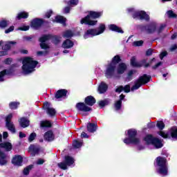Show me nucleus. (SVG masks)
I'll list each match as a JSON object with an SVG mask.
<instances>
[{"mask_svg": "<svg viewBox=\"0 0 177 177\" xmlns=\"http://www.w3.org/2000/svg\"><path fill=\"white\" fill-rule=\"evenodd\" d=\"M55 21H56V23H60L61 24H64V23H66V18L58 15L55 17Z\"/></svg>", "mask_w": 177, "mask_h": 177, "instance_id": "nucleus-35", "label": "nucleus"}, {"mask_svg": "<svg viewBox=\"0 0 177 177\" xmlns=\"http://www.w3.org/2000/svg\"><path fill=\"white\" fill-rule=\"evenodd\" d=\"M133 74H135V71L131 70V71H129V73H128V79H129V80H131V77H132V75H133Z\"/></svg>", "mask_w": 177, "mask_h": 177, "instance_id": "nucleus-56", "label": "nucleus"}, {"mask_svg": "<svg viewBox=\"0 0 177 177\" xmlns=\"http://www.w3.org/2000/svg\"><path fill=\"white\" fill-rule=\"evenodd\" d=\"M125 70H127V64L124 63L120 64L117 69L118 74H124Z\"/></svg>", "mask_w": 177, "mask_h": 177, "instance_id": "nucleus-25", "label": "nucleus"}, {"mask_svg": "<svg viewBox=\"0 0 177 177\" xmlns=\"http://www.w3.org/2000/svg\"><path fill=\"white\" fill-rule=\"evenodd\" d=\"M73 35V33L71 30H66L63 34L64 38H71Z\"/></svg>", "mask_w": 177, "mask_h": 177, "instance_id": "nucleus-38", "label": "nucleus"}, {"mask_svg": "<svg viewBox=\"0 0 177 177\" xmlns=\"http://www.w3.org/2000/svg\"><path fill=\"white\" fill-rule=\"evenodd\" d=\"M159 135H160V136H162V138H164L165 139H167V138H169L168 134L166 133H165V132H163V131H160V132H159Z\"/></svg>", "mask_w": 177, "mask_h": 177, "instance_id": "nucleus-52", "label": "nucleus"}, {"mask_svg": "<svg viewBox=\"0 0 177 177\" xmlns=\"http://www.w3.org/2000/svg\"><path fill=\"white\" fill-rule=\"evenodd\" d=\"M121 62V58L119 55H115L113 59L111 64L108 66L106 68L105 75L106 78H111L114 75V71H115V64H118Z\"/></svg>", "mask_w": 177, "mask_h": 177, "instance_id": "nucleus-4", "label": "nucleus"}, {"mask_svg": "<svg viewBox=\"0 0 177 177\" xmlns=\"http://www.w3.org/2000/svg\"><path fill=\"white\" fill-rule=\"evenodd\" d=\"M162 65V62H160L158 64H156L155 66H152V68L153 70H156V68H158V67H160V66Z\"/></svg>", "mask_w": 177, "mask_h": 177, "instance_id": "nucleus-59", "label": "nucleus"}, {"mask_svg": "<svg viewBox=\"0 0 177 177\" xmlns=\"http://www.w3.org/2000/svg\"><path fill=\"white\" fill-rule=\"evenodd\" d=\"M37 64H38V62L34 61L32 58L28 57H26L23 60L22 71L24 74H30V73H32L34 68L37 67Z\"/></svg>", "mask_w": 177, "mask_h": 177, "instance_id": "nucleus-1", "label": "nucleus"}, {"mask_svg": "<svg viewBox=\"0 0 177 177\" xmlns=\"http://www.w3.org/2000/svg\"><path fill=\"white\" fill-rule=\"evenodd\" d=\"M0 147H1V149H5L6 151H10L13 147V145H12V143L9 142H5L0 143Z\"/></svg>", "mask_w": 177, "mask_h": 177, "instance_id": "nucleus-18", "label": "nucleus"}, {"mask_svg": "<svg viewBox=\"0 0 177 177\" xmlns=\"http://www.w3.org/2000/svg\"><path fill=\"white\" fill-rule=\"evenodd\" d=\"M122 104V101L121 100H118L115 103V110H120L121 109V106Z\"/></svg>", "mask_w": 177, "mask_h": 177, "instance_id": "nucleus-42", "label": "nucleus"}, {"mask_svg": "<svg viewBox=\"0 0 177 177\" xmlns=\"http://www.w3.org/2000/svg\"><path fill=\"white\" fill-rule=\"evenodd\" d=\"M168 55V53H167V51H164L162 52L160 55V58L161 60H162V59H164V57H165V56Z\"/></svg>", "mask_w": 177, "mask_h": 177, "instance_id": "nucleus-58", "label": "nucleus"}, {"mask_svg": "<svg viewBox=\"0 0 177 177\" xmlns=\"http://www.w3.org/2000/svg\"><path fill=\"white\" fill-rule=\"evenodd\" d=\"M171 136L173 139H177V128L173 127L170 130Z\"/></svg>", "mask_w": 177, "mask_h": 177, "instance_id": "nucleus-37", "label": "nucleus"}, {"mask_svg": "<svg viewBox=\"0 0 177 177\" xmlns=\"http://www.w3.org/2000/svg\"><path fill=\"white\" fill-rule=\"evenodd\" d=\"M147 56H151V55H153V49L149 48L147 50V53H146Z\"/></svg>", "mask_w": 177, "mask_h": 177, "instance_id": "nucleus-60", "label": "nucleus"}, {"mask_svg": "<svg viewBox=\"0 0 177 177\" xmlns=\"http://www.w3.org/2000/svg\"><path fill=\"white\" fill-rule=\"evenodd\" d=\"M28 17V12H19L17 16V20H21V19H27Z\"/></svg>", "mask_w": 177, "mask_h": 177, "instance_id": "nucleus-34", "label": "nucleus"}, {"mask_svg": "<svg viewBox=\"0 0 177 177\" xmlns=\"http://www.w3.org/2000/svg\"><path fill=\"white\" fill-rule=\"evenodd\" d=\"M124 91V86H120L118 88H116L115 92H118V93H121Z\"/></svg>", "mask_w": 177, "mask_h": 177, "instance_id": "nucleus-57", "label": "nucleus"}, {"mask_svg": "<svg viewBox=\"0 0 177 177\" xmlns=\"http://www.w3.org/2000/svg\"><path fill=\"white\" fill-rule=\"evenodd\" d=\"M44 162H45V160H44V159H39L37 161V164L38 165H42V164H44Z\"/></svg>", "mask_w": 177, "mask_h": 177, "instance_id": "nucleus-61", "label": "nucleus"}, {"mask_svg": "<svg viewBox=\"0 0 177 177\" xmlns=\"http://www.w3.org/2000/svg\"><path fill=\"white\" fill-rule=\"evenodd\" d=\"M68 5L75 6L76 5H78V0H71L68 1Z\"/></svg>", "mask_w": 177, "mask_h": 177, "instance_id": "nucleus-48", "label": "nucleus"}, {"mask_svg": "<svg viewBox=\"0 0 177 177\" xmlns=\"http://www.w3.org/2000/svg\"><path fill=\"white\" fill-rule=\"evenodd\" d=\"M13 30H15V26H10L8 29L5 30V33L6 34H9V32H12V31H13Z\"/></svg>", "mask_w": 177, "mask_h": 177, "instance_id": "nucleus-54", "label": "nucleus"}, {"mask_svg": "<svg viewBox=\"0 0 177 177\" xmlns=\"http://www.w3.org/2000/svg\"><path fill=\"white\" fill-rule=\"evenodd\" d=\"M100 16H102V12L90 11L86 17L81 19L80 23L81 24H87L88 26H95L97 21L92 20V19H98Z\"/></svg>", "mask_w": 177, "mask_h": 177, "instance_id": "nucleus-2", "label": "nucleus"}, {"mask_svg": "<svg viewBox=\"0 0 177 177\" xmlns=\"http://www.w3.org/2000/svg\"><path fill=\"white\" fill-rule=\"evenodd\" d=\"M19 124L22 128H27L30 125V120L26 118H21L19 120Z\"/></svg>", "mask_w": 177, "mask_h": 177, "instance_id": "nucleus-24", "label": "nucleus"}, {"mask_svg": "<svg viewBox=\"0 0 177 177\" xmlns=\"http://www.w3.org/2000/svg\"><path fill=\"white\" fill-rule=\"evenodd\" d=\"M13 59L12 58H7L4 60L5 64H11Z\"/></svg>", "mask_w": 177, "mask_h": 177, "instance_id": "nucleus-55", "label": "nucleus"}, {"mask_svg": "<svg viewBox=\"0 0 177 177\" xmlns=\"http://www.w3.org/2000/svg\"><path fill=\"white\" fill-rule=\"evenodd\" d=\"M106 30V26L103 24L100 25L98 29H89L86 31L84 35V38H88V35H91V37H95V35H100V34H103Z\"/></svg>", "mask_w": 177, "mask_h": 177, "instance_id": "nucleus-8", "label": "nucleus"}, {"mask_svg": "<svg viewBox=\"0 0 177 177\" xmlns=\"http://www.w3.org/2000/svg\"><path fill=\"white\" fill-rule=\"evenodd\" d=\"M6 75V70H4L0 72V82H2L3 81V77Z\"/></svg>", "mask_w": 177, "mask_h": 177, "instance_id": "nucleus-46", "label": "nucleus"}, {"mask_svg": "<svg viewBox=\"0 0 177 177\" xmlns=\"http://www.w3.org/2000/svg\"><path fill=\"white\" fill-rule=\"evenodd\" d=\"M156 162L159 167L158 172L162 176H167L168 175V167H167V159L162 157H158L156 158Z\"/></svg>", "mask_w": 177, "mask_h": 177, "instance_id": "nucleus-5", "label": "nucleus"}, {"mask_svg": "<svg viewBox=\"0 0 177 177\" xmlns=\"http://www.w3.org/2000/svg\"><path fill=\"white\" fill-rule=\"evenodd\" d=\"M67 95V91L66 89L58 90L55 93V98L60 99L62 97H66Z\"/></svg>", "mask_w": 177, "mask_h": 177, "instance_id": "nucleus-20", "label": "nucleus"}, {"mask_svg": "<svg viewBox=\"0 0 177 177\" xmlns=\"http://www.w3.org/2000/svg\"><path fill=\"white\" fill-rule=\"evenodd\" d=\"M150 76H147V75H144L139 77V79L136 81L134 86L131 88V91H136V89H139L140 86H142L143 84H147L149 81H150Z\"/></svg>", "mask_w": 177, "mask_h": 177, "instance_id": "nucleus-9", "label": "nucleus"}, {"mask_svg": "<svg viewBox=\"0 0 177 177\" xmlns=\"http://www.w3.org/2000/svg\"><path fill=\"white\" fill-rule=\"evenodd\" d=\"M18 30H20L21 31H28V30H30V26H22L19 28Z\"/></svg>", "mask_w": 177, "mask_h": 177, "instance_id": "nucleus-53", "label": "nucleus"}, {"mask_svg": "<svg viewBox=\"0 0 177 177\" xmlns=\"http://www.w3.org/2000/svg\"><path fill=\"white\" fill-rule=\"evenodd\" d=\"M106 104H109V101H107V100H105L104 101H100L99 102V106L100 107H104V106H106Z\"/></svg>", "mask_w": 177, "mask_h": 177, "instance_id": "nucleus-47", "label": "nucleus"}, {"mask_svg": "<svg viewBox=\"0 0 177 177\" xmlns=\"http://www.w3.org/2000/svg\"><path fill=\"white\" fill-rule=\"evenodd\" d=\"M12 162L14 165H18L20 167V165H21V162H23V158L21 156H16L12 158Z\"/></svg>", "mask_w": 177, "mask_h": 177, "instance_id": "nucleus-21", "label": "nucleus"}, {"mask_svg": "<svg viewBox=\"0 0 177 177\" xmlns=\"http://www.w3.org/2000/svg\"><path fill=\"white\" fill-rule=\"evenodd\" d=\"M49 39H53V44H55V45H57V44H59V42H60L62 37H60L59 36L53 37L50 35H44V36L40 37L39 41L41 42L40 46H41V49H49V46L48 44H45V42H46V41H48Z\"/></svg>", "mask_w": 177, "mask_h": 177, "instance_id": "nucleus-3", "label": "nucleus"}, {"mask_svg": "<svg viewBox=\"0 0 177 177\" xmlns=\"http://www.w3.org/2000/svg\"><path fill=\"white\" fill-rule=\"evenodd\" d=\"M131 64L133 67H142V64L140 62H136V58L132 57L131 59Z\"/></svg>", "mask_w": 177, "mask_h": 177, "instance_id": "nucleus-30", "label": "nucleus"}, {"mask_svg": "<svg viewBox=\"0 0 177 177\" xmlns=\"http://www.w3.org/2000/svg\"><path fill=\"white\" fill-rule=\"evenodd\" d=\"M41 128H50L52 123L48 120H44L40 122Z\"/></svg>", "mask_w": 177, "mask_h": 177, "instance_id": "nucleus-28", "label": "nucleus"}, {"mask_svg": "<svg viewBox=\"0 0 177 177\" xmlns=\"http://www.w3.org/2000/svg\"><path fill=\"white\" fill-rule=\"evenodd\" d=\"M85 104L88 106H93L96 103V100L93 96L90 95L87 96L84 100Z\"/></svg>", "mask_w": 177, "mask_h": 177, "instance_id": "nucleus-17", "label": "nucleus"}, {"mask_svg": "<svg viewBox=\"0 0 177 177\" xmlns=\"http://www.w3.org/2000/svg\"><path fill=\"white\" fill-rule=\"evenodd\" d=\"M73 147L75 149H80L82 146V141L75 140L73 143Z\"/></svg>", "mask_w": 177, "mask_h": 177, "instance_id": "nucleus-39", "label": "nucleus"}, {"mask_svg": "<svg viewBox=\"0 0 177 177\" xmlns=\"http://www.w3.org/2000/svg\"><path fill=\"white\" fill-rule=\"evenodd\" d=\"M19 106H20V102H12L9 104V107L11 110H16Z\"/></svg>", "mask_w": 177, "mask_h": 177, "instance_id": "nucleus-36", "label": "nucleus"}, {"mask_svg": "<svg viewBox=\"0 0 177 177\" xmlns=\"http://www.w3.org/2000/svg\"><path fill=\"white\" fill-rule=\"evenodd\" d=\"M6 164V155L0 150V165Z\"/></svg>", "mask_w": 177, "mask_h": 177, "instance_id": "nucleus-31", "label": "nucleus"}, {"mask_svg": "<svg viewBox=\"0 0 177 177\" xmlns=\"http://www.w3.org/2000/svg\"><path fill=\"white\" fill-rule=\"evenodd\" d=\"M12 118L13 114L12 113H10L6 117V127L12 133H16V127L13 122H12Z\"/></svg>", "mask_w": 177, "mask_h": 177, "instance_id": "nucleus-11", "label": "nucleus"}, {"mask_svg": "<svg viewBox=\"0 0 177 177\" xmlns=\"http://www.w3.org/2000/svg\"><path fill=\"white\" fill-rule=\"evenodd\" d=\"M176 49H177V45H176V44H174V45L171 46V47L170 48L171 52H174V50H176Z\"/></svg>", "mask_w": 177, "mask_h": 177, "instance_id": "nucleus-62", "label": "nucleus"}, {"mask_svg": "<svg viewBox=\"0 0 177 177\" xmlns=\"http://www.w3.org/2000/svg\"><path fill=\"white\" fill-rule=\"evenodd\" d=\"M133 19H136L138 17H140V20H146L147 21H149L150 20V17L147 14H146V12L145 11H137L133 14Z\"/></svg>", "mask_w": 177, "mask_h": 177, "instance_id": "nucleus-12", "label": "nucleus"}, {"mask_svg": "<svg viewBox=\"0 0 177 177\" xmlns=\"http://www.w3.org/2000/svg\"><path fill=\"white\" fill-rule=\"evenodd\" d=\"M144 140L147 143V145H153L156 149H161L162 147L161 140L158 138H153L151 135H147L145 136Z\"/></svg>", "mask_w": 177, "mask_h": 177, "instance_id": "nucleus-7", "label": "nucleus"}, {"mask_svg": "<svg viewBox=\"0 0 177 177\" xmlns=\"http://www.w3.org/2000/svg\"><path fill=\"white\" fill-rule=\"evenodd\" d=\"M44 138L45 140L48 142H52L55 139V135H53V131H48L44 133Z\"/></svg>", "mask_w": 177, "mask_h": 177, "instance_id": "nucleus-16", "label": "nucleus"}, {"mask_svg": "<svg viewBox=\"0 0 177 177\" xmlns=\"http://www.w3.org/2000/svg\"><path fill=\"white\" fill-rule=\"evenodd\" d=\"M123 91L126 93H129V92H131V86L129 85H126L124 87H123Z\"/></svg>", "mask_w": 177, "mask_h": 177, "instance_id": "nucleus-51", "label": "nucleus"}, {"mask_svg": "<svg viewBox=\"0 0 177 177\" xmlns=\"http://www.w3.org/2000/svg\"><path fill=\"white\" fill-rule=\"evenodd\" d=\"M156 127H158L159 129L162 130L163 128H165V124H164V122L162 121H158L157 122Z\"/></svg>", "mask_w": 177, "mask_h": 177, "instance_id": "nucleus-44", "label": "nucleus"}, {"mask_svg": "<svg viewBox=\"0 0 177 177\" xmlns=\"http://www.w3.org/2000/svg\"><path fill=\"white\" fill-rule=\"evenodd\" d=\"M44 109L46 110L47 114L53 117L56 114V110L53 108H50V104L46 102L44 104Z\"/></svg>", "mask_w": 177, "mask_h": 177, "instance_id": "nucleus-13", "label": "nucleus"}, {"mask_svg": "<svg viewBox=\"0 0 177 177\" xmlns=\"http://www.w3.org/2000/svg\"><path fill=\"white\" fill-rule=\"evenodd\" d=\"M145 29L149 34L154 32L156 31V24H151V25L146 26Z\"/></svg>", "mask_w": 177, "mask_h": 177, "instance_id": "nucleus-32", "label": "nucleus"}, {"mask_svg": "<svg viewBox=\"0 0 177 177\" xmlns=\"http://www.w3.org/2000/svg\"><path fill=\"white\" fill-rule=\"evenodd\" d=\"M87 131L88 132L93 133L96 131V124L93 123H88L87 124Z\"/></svg>", "mask_w": 177, "mask_h": 177, "instance_id": "nucleus-33", "label": "nucleus"}, {"mask_svg": "<svg viewBox=\"0 0 177 177\" xmlns=\"http://www.w3.org/2000/svg\"><path fill=\"white\" fill-rule=\"evenodd\" d=\"M73 46H74V43L70 39L65 40L62 44V48L64 49H70Z\"/></svg>", "mask_w": 177, "mask_h": 177, "instance_id": "nucleus-22", "label": "nucleus"}, {"mask_svg": "<svg viewBox=\"0 0 177 177\" xmlns=\"http://www.w3.org/2000/svg\"><path fill=\"white\" fill-rule=\"evenodd\" d=\"M131 64L133 67H142V64L140 62H136V58L132 57L131 59Z\"/></svg>", "mask_w": 177, "mask_h": 177, "instance_id": "nucleus-29", "label": "nucleus"}, {"mask_svg": "<svg viewBox=\"0 0 177 177\" xmlns=\"http://www.w3.org/2000/svg\"><path fill=\"white\" fill-rule=\"evenodd\" d=\"M36 136H37V134L35 133H32L28 138L29 142H32V140L35 139Z\"/></svg>", "mask_w": 177, "mask_h": 177, "instance_id": "nucleus-49", "label": "nucleus"}, {"mask_svg": "<svg viewBox=\"0 0 177 177\" xmlns=\"http://www.w3.org/2000/svg\"><path fill=\"white\" fill-rule=\"evenodd\" d=\"M147 62V59H142V61H140V63L141 64V67L142 66H145V67H149L150 66V64H146Z\"/></svg>", "mask_w": 177, "mask_h": 177, "instance_id": "nucleus-50", "label": "nucleus"}, {"mask_svg": "<svg viewBox=\"0 0 177 177\" xmlns=\"http://www.w3.org/2000/svg\"><path fill=\"white\" fill-rule=\"evenodd\" d=\"M29 151L31 152L30 155L32 157H34L35 154H38V151H39V146L38 145H30L29 147Z\"/></svg>", "mask_w": 177, "mask_h": 177, "instance_id": "nucleus-19", "label": "nucleus"}, {"mask_svg": "<svg viewBox=\"0 0 177 177\" xmlns=\"http://www.w3.org/2000/svg\"><path fill=\"white\" fill-rule=\"evenodd\" d=\"M32 165H29L28 167H26L24 169V175H28L30 174V171H31V169H32Z\"/></svg>", "mask_w": 177, "mask_h": 177, "instance_id": "nucleus-40", "label": "nucleus"}, {"mask_svg": "<svg viewBox=\"0 0 177 177\" xmlns=\"http://www.w3.org/2000/svg\"><path fill=\"white\" fill-rule=\"evenodd\" d=\"M76 108L79 110V111H91V107L86 106L84 102H79L76 104Z\"/></svg>", "mask_w": 177, "mask_h": 177, "instance_id": "nucleus-14", "label": "nucleus"}, {"mask_svg": "<svg viewBox=\"0 0 177 177\" xmlns=\"http://www.w3.org/2000/svg\"><path fill=\"white\" fill-rule=\"evenodd\" d=\"M143 45V41H136L133 43V46H142Z\"/></svg>", "mask_w": 177, "mask_h": 177, "instance_id": "nucleus-45", "label": "nucleus"}, {"mask_svg": "<svg viewBox=\"0 0 177 177\" xmlns=\"http://www.w3.org/2000/svg\"><path fill=\"white\" fill-rule=\"evenodd\" d=\"M16 41H8L5 44L4 46H2L3 50H9L10 48H12V45H16Z\"/></svg>", "mask_w": 177, "mask_h": 177, "instance_id": "nucleus-26", "label": "nucleus"}, {"mask_svg": "<svg viewBox=\"0 0 177 177\" xmlns=\"http://www.w3.org/2000/svg\"><path fill=\"white\" fill-rule=\"evenodd\" d=\"M136 130L130 129L128 131L129 138L124 140V143L126 145H129L133 143V145H138L140 140L139 138H136Z\"/></svg>", "mask_w": 177, "mask_h": 177, "instance_id": "nucleus-6", "label": "nucleus"}, {"mask_svg": "<svg viewBox=\"0 0 177 177\" xmlns=\"http://www.w3.org/2000/svg\"><path fill=\"white\" fill-rule=\"evenodd\" d=\"M8 24H10L9 21L3 20L0 21V27H1V28H5L6 27H8Z\"/></svg>", "mask_w": 177, "mask_h": 177, "instance_id": "nucleus-41", "label": "nucleus"}, {"mask_svg": "<svg viewBox=\"0 0 177 177\" xmlns=\"http://www.w3.org/2000/svg\"><path fill=\"white\" fill-rule=\"evenodd\" d=\"M53 11L52 10H49L48 12H47L46 13V17H47V19H49V17H50V15H52Z\"/></svg>", "mask_w": 177, "mask_h": 177, "instance_id": "nucleus-63", "label": "nucleus"}, {"mask_svg": "<svg viewBox=\"0 0 177 177\" xmlns=\"http://www.w3.org/2000/svg\"><path fill=\"white\" fill-rule=\"evenodd\" d=\"M81 137H82V138H89V136H88V134H86V133H85V132H82V133Z\"/></svg>", "mask_w": 177, "mask_h": 177, "instance_id": "nucleus-64", "label": "nucleus"}, {"mask_svg": "<svg viewBox=\"0 0 177 177\" xmlns=\"http://www.w3.org/2000/svg\"><path fill=\"white\" fill-rule=\"evenodd\" d=\"M30 24L32 28L37 30V28H39L41 26H42V20L39 19H35L31 21Z\"/></svg>", "mask_w": 177, "mask_h": 177, "instance_id": "nucleus-15", "label": "nucleus"}, {"mask_svg": "<svg viewBox=\"0 0 177 177\" xmlns=\"http://www.w3.org/2000/svg\"><path fill=\"white\" fill-rule=\"evenodd\" d=\"M109 30L111 31H115V32H120L121 34H124V30L121 29V28L117 26L115 24H111L109 26Z\"/></svg>", "mask_w": 177, "mask_h": 177, "instance_id": "nucleus-23", "label": "nucleus"}, {"mask_svg": "<svg viewBox=\"0 0 177 177\" xmlns=\"http://www.w3.org/2000/svg\"><path fill=\"white\" fill-rule=\"evenodd\" d=\"M107 84H106L104 82H101L98 87V91L100 93H104L106 91H107Z\"/></svg>", "mask_w": 177, "mask_h": 177, "instance_id": "nucleus-27", "label": "nucleus"}, {"mask_svg": "<svg viewBox=\"0 0 177 177\" xmlns=\"http://www.w3.org/2000/svg\"><path fill=\"white\" fill-rule=\"evenodd\" d=\"M73 164H74V158L69 156H65L64 162L58 163V167L61 169L66 170L67 169L68 167H71Z\"/></svg>", "mask_w": 177, "mask_h": 177, "instance_id": "nucleus-10", "label": "nucleus"}, {"mask_svg": "<svg viewBox=\"0 0 177 177\" xmlns=\"http://www.w3.org/2000/svg\"><path fill=\"white\" fill-rule=\"evenodd\" d=\"M167 14L169 17L172 18V19H176L177 15H176V14L174 13V11L169 10V11H167Z\"/></svg>", "mask_w": 177, "mask_h": 177, "instance_id": "nucleus-43", "label": "nucleus"}]
</instances>
